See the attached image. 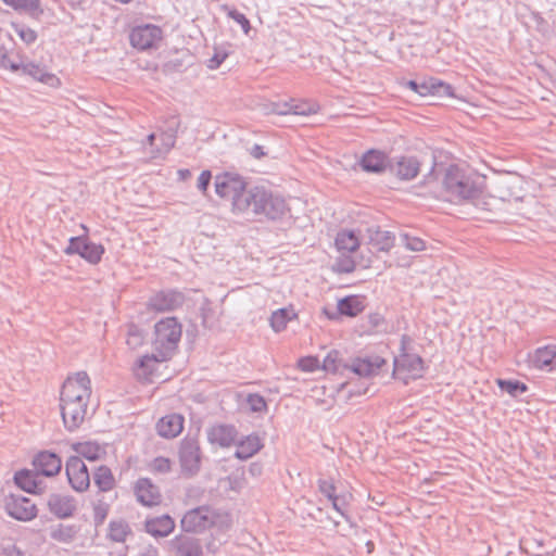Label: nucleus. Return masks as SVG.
Listing matches in <instances>:
<instances>
[{
    "instance_id": "obj_11",
    "label": "nucleus",
    "mask_w": 556,
    "mask_h": 556,
    "mask_svg": "<svg viewBox=\"0 0 556 556\" xmlns=\"http://www.w3.org/2000/svg\"><path fill=\"white\" fill-rule=\"evenodd\" d=\"M7 514L20 521H30L37 517L38 509L33 501L21 494H10L5 497Z\"/></svg>"
},
{
    "instance_id": "obj_37",
    "label": "nucleus",
    "mask_w": 556,
    "mask_h": 556,
    "mask_svg": "<svg viewBox=\"0 0 556 556\" xmlns=\"http://www.w3.org/2000/svg\"><path fill=\"white\" fill-rule=\"evenodd\" d=\"M496 384L513 397H517L528 391V386L519 380L497 379Z\"/></svg>"
},
{
    "instance_id": "obj_60",
    "label": "nucleus",
    "mask_w": 556,
    "mask_h": 556,
    "mask_svg": "<svg viewBox=\"0 0 556 556\" xmlns=\"http://www.w3.org/2000/svg\"><path fill=\"white\" fill-rule=\"evenodd\" d=\"M176 137L173 134H163L162 141L165 147V151H169L175 144Z\"/></svg>"
},
{
    "instance_id": "obj_36",
    "label": "nucleus",
    "mask_w": 556,
    "mask_h": 556,
    "mask_svg": "<svg viewBox=\"0 0 556 556\" xmlns=\"http://www.w3.org/2000/svg\"><path fill=\"white\" fill-rule=\"evenodd\" d=\"M130 533L128 523L124 520H112L109 523L108 538L114 542L123 543Z\"/></svg>"
},
{
    "instance_id": "obj_34",
    "label": "nucleus",
    "mask_w": 556,
    "mask_h": 556,
    "mask_svg": "<svg viewBox=\"0 0 556 556\" xmlns=\"http://www.w3.org/2000/svg\"><path fill=\"white\" fill-rule=\"evenodd\" d=\"M296 317V313L292 308H279L273 312L269 323L275 332H281L286 329L288 323Z\"/></svg>"
},
{
    "instance_id": "obj_8",
    "label": "nucleus",
    "mask_w": 556,
    "mask_h": 556,
    "mask_svg": "<svg viewBox=\"0 0 556 556\" xmlns=\"http://www.w3.org/2000/svg\"><path fill=\"white\" fill-rule=\"evenodd\" d=\"M104 252L105 249L102 244L89 241L86 236L70 238L68 244L64 249L65 254H77L92 265H96L101 262Z\"/></svg>"
},
{
    "instance_id": "obj_58",
    "label": "nucleus",
    "mask_w": 556,
    "mask_h": 556,
    "mask_svg": "<svg viewBox=\"0 0 556 556\" xmlns=\"http://www.w3.org/2000/svg\"><path fill=\"white\" fill-rule=\"evenodd\" d=\"M3 556H25L24 552L15 544L9 543L2 546Z\"/></svg>"
},
{
    "instance_id": "obj_45",
    "label": "nucleus",
    "mask_w": 556,
    "mask_h": 556,
    "mask_svg": "<svg viewBox=\"0 0 556 556\" xmlns=\"http://www.w3.org/2000/svg\"><path fill=\"white\" fill-rule=\"evenodd\" d=\"M247 404L253 413H263L267 410V403L265 399L257 393L249 394L247 397Z\"/></svg>"
},
{
    "instance_id": "obj_23",
    "label": "nucleus",
    "mask_w": 556,
    "mask_h": 556,
    "mask_svg": "<svg viewBox=\"0 0 556 556\" xmlns=\"http://www.w3.org/2000/svg\"><path fill=\"white\" fill-rule=\"evenodd\" d=\"M184 429V417L179 414H169L162 417L156 424L157 434L165 439L176 438Z\"/></svg>"
},
{
    "instance_id": "obj_25",
    "label": "nucleus",
    "mask_w": 556,
    "mask_h": 556,
    "mask_svg": "<svg viewBox=\"0 0 556 556\" xmlns=\"http://www.w3.org/2000/svg\"><path fill=\"white\" fill-rule=\"evenodd\" d=\"M144 528L154 538H165L174 531L175 521L169 515H162L147 519Z\"/></svg>"
},
{
    "instance_id": "obj_33",
    "label": "nucleus",
    "mask_w": 556,
    "mask_h": 556,
    "mask_svg": "<svg viewBox=\"0 0 556 556\" xmlns=\"http://www.w3.org/2000/svg\"><path fill=\"white\" fill-rule=\"evenodd\" d=\"M93 482L101 492H109L115 486V478L108 466H99L93 472Z\"/></svg>"
},
{
    "instance_id": "obj_64",
    "label": "nucleus",
    "mask_w": 556,
    "mask_h": 556,
    "mask_svg": "<svg viewBox=\"0 0 556 556\" xmlns=\"http://www.w3.org/2000/svg\"><path fill=\"white\" fill-rule=\"evenodd\" d=\"M250 472H251L253 476L260 475V473H261V467H260L257 464H252V465L250 466Z\"/></svg>"
},
{
    "instance_id": "obj_35",
    "label": "nucleus",
    "mask_w": 556,
    "mask_h": 556,
    "mask_svg": "<svg viewBox=\"0 0 556 556\" xmlns=\"http://www.w3.org/2000/svg\"><path fill=\"white\" fill-rule=\"evenodd\" d=\"M5 4L15 10H22L33 17H38L42 14L40 0H2Z\"/></svg>"
},
{
    "instance_id": "obj_50",
    "label": "nucleus",
    "mask_w": 556,
    "mask_h": 556,
    "mask_svg": "<svg viewBox=\"0 0 556 556\" xmlns=\"http://www.w3.org/2000/svg\"><path fill=\"white\" fill-rule=\"evenodd\" d=\"M319 492L325 495L329 501L337 495V488L330 480L318 479L317 481Z\"/></svg>"
},
{
    "instance_id": "obj_39",
    "label": "nucleus",
    "mask_w": 556,
    "mask_h": 556,
    "mask_svg": "<svg viewBox=\"0 0 556 556\" xmlns=\"http://www.w3.org/2000/svg\"><path fill=\"white\" fill-rule=\"evenodd\" d=\"M400 241L412 252H421L426 249V242L421 238L412 236L408 232H402L400 235Z\"/></svg>"
},
{
    "instance_id": "obj_56",
    "label": "nucleus",
    "mask_w": 556,
    "mask_h": 556,
    "mask_svg": "<svg viewBox=\"0 0 556 556\" xmlns=\"http://www.w3.org/2000/svg\"><path fill=\"white\" fill-rule=\"evenodd\" d=\"M271 112L278 115L292 114V101L274 103Z\"/></svg>"
},
{
    "instance_id": "obj_38",
    "label": "nucleus",
    "mask_w": 556,
    "mask_h": 556,
    "mask_svg": "<svg viewBox=\"0 0 556 556\" xmlns=\"http://www.w3.org/2000/svg\"><path fill=\"white\" fill-rule=\"evenodd\" d=\"M403 85L409 88L412 91L416 92L420 97L430 96V89L433 88V83H431V77H425L421 80L410 79L403 83Z\"/></svg>"
},
{
    "instance_id": "obj_2",
    "label": "nucleus",
    "mask_w": 556,
    "mask_h": 556,
    "mask_svg": "<svg viewBox=\"0 0 556 556\" xmlns=\"http://www.w3.org/2000/svg\"><path fill=\"white\" fill-rule=\"evenodd\" d=\"M91 395V381L86 371L68 376L61 389L60 408L64 427L75 431L85 420Z\"/></svg>"
},
{
    "instance_id": "obj_63",
    "label": "nucleus",
    "mask_w": 556,
    "mask_h": 556,
    "mask_svg": "<svg viewBox=\"0 0 556 556\" xmlns=\"http://www.w3.org/2000/svg\"><path fill=\"white\" fill-rule=\"evenodd\" d=\"M177 174L181 180H186L191 175L189 169H179Z\"/></svg>"
},
{
    "instance_id": "obj_54",
    "label": "nucleus",
    "mask_w": 556,
    "mask_h": 556,
    "mask_svg": "<svg viewBox=\"0 0 556 556\" xmlns=\"http://www.w3.org/2000/svg\"><path fill=\"white\" fill-rule=\"evenodd\" d=\"M109 513V507L105 504H98L93 507V521L96 527L101 526Z\"/></svg>"
},
{
    "instance_id": "obj_16",
    "label": "nucleus",
    "mask_w": 556,
    "mask_h": 556,
    "mask_svg": "<svg viewBox=\"0 0 556 556\" xmlns=\"http://www.w3.org/2000/svg\"><path fill=\"white\" fill-rule=\"evenodd\" d=\"M33 466L40 477H53L60 472L62 460L60 456L53 452L41 451L35 455Z\"/></svg>"
},
{
    "instance_id": "obj_32",
    "label": "nucleus",
    "mask_w": 556,
    "mask_h": 556,
    "mask_svg": "<svg viewBox=\"0 0 556 556\" xmlns=\"http://www.w3.org/2000/svg\"><path fill=\"white\" fill-rule=\"evenodd\" d=\"M334 244L342 253H352L359 247V240L353 230H341L337 233Z\"/></svg>"
},
{
    "instance_id": "obj_9",
    "label": "nucleus",
    "mask_w": 556,
    "mask_h": 556,
    "mask_svg": "<svg viewBox=\"0 0 556 556\" xmlns=\"http://www.w3.org/2000/svg\"><path fill=\"white\" fill-rule=\"evenodd\" d=\"M179 463L181 472L185 476L192 477L200 471L201 450L199 441L194 438H185L179 446Z\"/></svg>"
},
{
    "instance_id": "obj_28",
    "label": "nucleus",
    "mask_w": 556,
    "mask_h": 556,
    "mask_svg": "<svg viewBox=\"0 0 556 556\" xmlns=\"http://www.w3.org/2000/svg\"><path fill=\"white\" fill-rule=\"evenodd\" d=\"M369 243L381 252H389L394 247L395 236L393 232L380 228H369Z\"/></svg>"
},
{
    "instance_id": "obj_61",
    "label": "nucleus",
    "mask_w": 556,
    "mask_h": 556,
    "mask_svg": "<svg viewBox=\"0 0 556 556\" xmlns=\"http://www.w3.org/2000/svg\"><path fill=\"white\" fill-rule=\"evenodd\" d=\"M250 154L256 159V160H260L262 159L263 156H265V152H264V148L260 144H254L251 150H250Z\"/></svg>"
},
{
    "instance_id": "obj_40",
    "label": "nucleus",
    "mask_w": 556,
    "mask_h": 556,
    "mask_svg": "<svg viewBox=\"0 0 556 556\" xmlns=\"http://www.w3.org/2000/svg\"><path fill=\"white\" fill-rule=\"evenodd\" d=\"M222 10L226 13V15L229 18L233 20L241 26L244 34H249V31L251 29L250 21L247 18V16L243 13L239 12L238 10H236L227 4L222 5Z\"/></svg>"
},
{
    "instance_id": "obj_29",
    "label": "nucleus",
    "mask_w": 556,
    "mask_h": 556,
    "mask_svg": "<svg viewBox=\"0 0 556 556\" xmlns=\"http://www.w3.org/2000/svg\"><path fill=\"white\" fill-rule=\"evenodd\" d=\"M79 531L80 527L78 525L59 523L50 527L49 535L53 541L63 544H71L75 541Z\"/></svg>"
},
{
    "instance_id": "obj_42",
    "label": "nucleus",
    "mask_w": 556,
    "mask_h": 556,
    "mask_svg": "<svg viewBox=\"0 0 556 556\" xmlns=\"http://www.w3.org/2000/svg\"><path fill=\"white\" fill-rule=\"evenodd\" d=\"M431 83H433V88L430 89V96L454 97V88L450 84L435 77H431Z\"/></svg>"
},
{
    "instance_id": "obj_62",
    "label": "nucleus",
    "mask_w": 556,
    "mask_h": 556,
    "mask_svg": "<svg viewBox=\"0 0 556 556\" xmlns=\"http://www.w3.org/2000/svg\"><path fill=\"white\" fill-rule=\"evenodd\" d=\"M137 556H159V552L155 547L150 545L140 552Z\"/></svg>"
},
{
    "instance_id": "obj_12",
    "label": "nucleus",
    "mask_w": 556,
    "mask_h": 556,
    "mask_svg": "<svg viewBox=\"0 0 556 556\" xmlns=\"http://www.w3.org/2000/svg\"><path fill=\"white\" fill-rule=\"evenodd\" d=\"M65 471L68 483L77 492L86 491L90 485V475L86 464L78 456H71L66 460Z\"/></svg>"
},
{
    "instance_id": "obj_44",
    "label": "nucleus",
    "mask_w": 556,
    "mask_h": 556,
    "mask_svg": "<svg viewBox=\"0 0 556 556\" xmlns=\"http://www.w3.org/2000/svg\"><path fill=\"white\" fill-rule=\"evenodd\" d=\"M13 28L21 40L26 45H31L37 40V33L29 27L22 24H13Z\"/></svg>"
},
{
    "instance_id": "obj_53",
    "label": "nucleus",
    "mask_w": 556,
    "mask_h": 556,
    "mask_svg": "<svg viewBox=\"0 0 556 556\" xmlns=\"http://www.w3.org/2000/svg\"><path fill=\"white\" fill-rule=\"evenodd\" d=\"M338 355H339V353L337 351H331L324 358L323 368L326 371H330V372H337L338 371V365H337Z\"/></svg>"
},
{
    "instance_id": "obj_52",
    "label": "nucleus",
    "mask_w": 556,
    "mask_h": 556,
    "mask_svg": "<svg viewBox=\"0 0 556 556\" xmlns=\"http://www.w3.org/2000/svg\"><path fill=\"white\" fill-rule=\"evenodd\" d=\"M143 337L139 328L131 326L128 330L127 344L135 349L142 343Z\"/></svg>"
},
{
    "instance_id": "obj_18",
    "label": "nucleus",
    "mask_w": 556,
    "mask_h": 556,
    "mask_svg": "<svg viewBox=\"0 0 556 556\" xmlns=\"http://www.w3.org/2000/svg\"><path fill=\"white\" fill-rule=\"evenodd\" d=\"M13 480L21 490L27 493L41 494L46 489L42 479L35 469H21L14 473Z\"/></svg>"
},
{
    "instance_id": "obj_49",
    "label": "nucleus",
    "mask_w": 556,
    "mask_h": 556,
    "mask_svg": "<svg viewBox=\"0 0 556 556\" xmlns=\"http://www.w3.org/2000/svg\"><path fill=\"white\" fill-rule=\"evenodd\" d=\"M317 105L307 102L296 103L292 100V114L294 115H312L317 113Z\"/></svg>"
},
{
    "instance_id": "obj_43",
    "label": "nucleus",
    "mask_w": 556,
    "mask_h": 556,
    "mask_svg": "<svg viewBox=\"0 0 556 556\" xmlns=\"http://www.w3.org/2000/svg\"><path fill=\"white\" fill-rule=\"evenodd\" d=\"M367 323L369 326V330L371 332L387 331V327H388L387 320L383 317V315H381L380 313H377V312L370 313L367 316Z\"/></svg>"
},
{
    "instance_id": "obj_7",
    "label": "nucleus",
    "mask_w": 556,
    "mask_h": 556,
    "mask_svg": "<svg viewBox=\"0 0 556 556\" xmlns=\"http://www.w3.org/2000/svg\"><path fill=\"white\" fill-rule=\"evenodd\" d=\"M218 518L215 509L208 505L188 510L180 520L181 529L188 533H202L212 528Z\"/></svg>"
},
{
    "instance_id": "obj_59",
    "label": "nucleus",
    "mask_w": 556,
    "mask_h": 556,
    "mask_svg": "<svg viewBox=\"0 0 556 556\" xmlns=\"http://www.w3.org/2000/svg\"><path fill=\"white\" fill-rule=\"evenodd\" d=\"M227 58V54L226 53H215L207 62V67L210 70H216L218 68L222 63L225 61V59Z\"/></svg>"
},
{
    "instance_id": "obj_15",
    "label": "nucleus",
    "mask_w": 556,
    "mask_h": 556,
    "mask_svg": "<svg viewBox=\"0 0 556 556\" xmlns=\"http://www.w3.org/2000/svg\"><path fill=\"white\" fill-rule=\"evenodd\" d=\"M134 493L137 501L147 507L156 506L162 501L159 486L149 478H139L134 485Z\"/></svg>"
},
{
    "instance_id": "obj_22",
    "label": "nucleus",
    "mask_w": 556,
    "mask_h": 556,
    "mask_svg": "<svg viewBox=\"0 0 556 556\" xmlns=\"http://www.w3.org/2000/svg\"><path fill=\"white\" fill-rule=\"evenodd\" d=\"M386 364V359L379 355L356 357L352 361L351 370L361 377H370L378 374L379 369Z\"/></svg>"
},
{
    "instance_id": "obj_13",
    "label": "nucleus",
    "mask_w": 556,
    "mask_h": 556,
    "mask_svg": "<svg viewBox=\"0 0 556 556\" xmlns=\"http://www.w3.org/2000/svg\"><path fill=\"white\" fill-rule=\"evenodd\" d=\"M185 294L174 289L156 292L149 300L148 306L155 312H168L177 309L185 303Z\"/></svg>"
},
{
    "instance_id": "obj_31",
    "label": "nucleus",
    "mask_w": 556,
    "mask_h": 556,
    "mask_svg": "<svg viewBox=\"0 0 556 556\" xmlns=\"http://www.w3.org/2000/svg\"><path fill=\"white\" fill-rule=\"evenodd\" d=\"M72 450L77 454L76 456L91 462L100 459L105 454L104 447L89 441L74 443L72 444Z\"/></svg>"
},
{
    "instance_id": "obj_47",
    "label": "nucleus",
    "mask_w": 556,
    "mask_h": 556,
    "mask_svg": "<svg viewBox=\"0 0 556 556\" xmlns=\"http://www.w3.org/2000/svg\"><path fill=\"white\" fill-rule=\"evenodd\" d=\"M332 508L338 511L348 522L351 521V517L346 511L348 501L345 495H336L330 500Z\"/></svg>"
},
{
    "instance_id": "obj_41",
    "label": "nucleus",
    "mask_w": 556,
    "mask_h": 556,
    "mask_svg": "<svg viewBox=\"0 0 556 556\" xmlns=\"http://www.w3.org/2000/svg\"><path fill=\"white\" fill-rule=\"evenodd\" d=\"M332 268L339 274H350L355 270L356 262L349 255V253H342V255L336 260Z\"/></svg>"
},
{
    "instance_id": "obj_46",
    "label": "nucleus",
    "mask_w": 556,
    "mask_h": 556,
    "mask_svg": "<svg viewBox=\"0 0 556 556\" xmlns=\"http://www.w3.org/2000/svg\"><path fill=\"white\" fill-rule=\"evenodd\" d=\"M20 67L18 62L10 60L7 48L4 46H0V68L12 73H20Z\"/></svg>"
},
{
    "instance_id": "obj_20",
    "label": "nucleus",
    "mask_w": 556,
    "mask_h": 556,
    "mask_svg": "<svg viewBox=\"0 0 556 556\" xmlns=\"http://www.w3.org/2000/svg\"><path fill=\"white\" fill-rule=\"evenodd\" d=\"M237 429L232 425L219 424L207 430L208 442L220 447H229L232 445L237 440Z\"/></svg>"
},
{
    "instance_id": "obj_6",
    "label": "nucleus",
    "mask_w": 556,
    "mask_h": 556,
    "mask_svg": "<svg viewBox=\"0 0 556 556\" xmlns=\"http://www.w3.org/2000/svg\"><path fill=\"white\" fill-rule=\"evenodd\" d=\"M215 191L220 198L231 199L232 211L239 214L237 202L249 193L244 179L232 173H222L215 177Z\"/></svg>"
},
{
    "instance_id": "obj_55",
    "label": "nucleus",
    "mask_w": 556,
    "mask_h": 556,
    "mask_svg": "<svg viewBox=\"0 0 556 556\" xmlns=\"http://www.w3.org/2000/svg\"><path fill=\"white\" fill-rule=\"evenodd\" d=\"M299 365L304 371H314L319 367V361L317 357L307 356L301 358Z\"/></svg>"
},
{
    "instance_id": "obj_21",
    "label": "nucleus",
    "mask_w": 556,
    "mask_h": 556,
    "mask_svg": "<svg viewBox=\"0 0 556 556\" xmlns=\"http://www.w3.org/2000/svg\"><path fill=\"white\" fill-rule=\"evenodd\" d=\"M51 514L60 519H66L73 516L76 510L75 501L72 496L52 493L47 501Z\"/></svg>"
},
{
    "instance_id": "obj_48",
    "label": "nucleus",
    "mask_w": 556,
    "mask_h": 556,
    "mask_svg": "<svg viewBox=\"0 0 556 556\" xmlns=\"http://www.w3.org/2000/svg\"><path fill=\"white\" fill-rule=\"evenodd\" d=\"M172 462L166 457H155L150 464V470L156 473H167L170 471Z\"/></svg>"
},
{
    "instance_id": "obj_19",
    "label": "nucleus",
    "mask_w": 556,
    "mask_h": 556,
    "mask_svg": "<svg viewBox=\"0 0 556 556\" xmlns=\"http://www.w3.org/2000/svg\"><path fill=\"white\" fill-rule=\"evenodd\" d=\"M390 159L388 154L379 150H368L359 161V166L364 172L372 174H382L389 168Z\"/></svg>"
},
{
    "instance_id": "obj_10",
    "label": "nucleus",
    "mask_w": 556,
    "mask_h": 556,
    "mask_svg": "<svg viewBox=\"0 0 556 556\" xmlns=\"http://www.w3.org/2000/svg\"><path fill=\"white\" fill-rule=\"evenodd\" d=\"M162 38V28L153 24L136 26L129 34L130 45L140 51L157 48V43Z\"/></svg>"
},
{
    "instance_id": "obj_51",
    "label": "nucleus",
    "mask_w": 556,
    "mask_h": 556,
    "mask_svg": "<svg viewBox=\"0 0 556 556\" xmlns=\"http://www.w3.org/2000/svg\"><path fill=\"white\" fill-rule=\"evenodd\" d=\"M186 68L187 65L184 63V60L178 58L167 61L163 66L164 73L166 74L181 73Z\"/></svg>"
},
{
    "instance_id": "obj_4",
    "label": "nucleus",
    "mask_w": 556,
    "mask_h": 556,
    "mask_svg": "<svg viewBox=\"0 0 556 556\" xmlns=\"http://www.w3.org/2000/svg\"><path fill=\"white\" fill-rule=\"evenodd\" d=\"M182 333L181 325L176 317H166L157 321L154 326V353L146 355L138 361L139 367H147L152 361L164 362L169 359L175 353Z\"/></svg>"
},
{
    "instance_id": "obj_30",
    "label": "nucleus",
    "mask_w": 556,
    "mask_h": 556,
    "mask_svg": "<svg viewBox=\"0 0 556 556\" xmlns=\"http://www.w3.org/2000/svg\"><path fill=\"white\" fill-rule=\"evenodd\" d=\"M365 309V296L348 295L338 302V311L341 315L355 317Z\"/></svg>"
},
{
    "instance_id": "obj_14",
    "label": "nucleus",
    "mask_w": 556,
    "mask_h": 556,
    "mask_svg": "<svg viewBox=\"0 0 556 556\" xmlns=\"http://www.w3.org/2000/svg\"><path fill=\"white\" fill-rule=\"evenodd\" d=\"M421 162L414 155H402L390 161L389 169L401 180H412L420 172Z\"/></svg>"
},
{
    "instance_id": "obj_17",
    "label": "nucleus",
    "mask_w": 556,
    "mask_h": 556,
    "mask_svg": "<svg viewBox=\"0 0 556 556\" xmlns=\"http://www.w3.org/2000/svg\"><path fill=\"white\" fill-rule=\"evenodd\" d=\"M170 549L176 556H203L201 540L190 535H176L169 542Z\"/></svg>"
},
{
    "instance_id": "obj_24",
    "label": "nucleus",
    "mask_w": 556,
    "mask_h": 556,
    "mask_svg": "<svg viewBox=\"0 0 556 556\" xmlns=\"http://www.w3.org/2000/svg\"><path fill=\"white\" fill-rule=\"evenodd\" d=\"M18 66H21L20 72L23 75H28L35 80L43 83L50 87H58L60 85V79L54 74L47 72L46 68L39 64L33 62H18Z\"/></svg>"
},
{
    "instance_id": "obj_57",
    "label": "nucleus",
    "mask_w": 556,
    "mask_h": 556,
    "mask_svg": "<svg viewBox=\"0 0 556 556\" xmlns=\"http://www.w3.org/2000/svg\"><path fill=\"white\" fill-rule=\"evenodd\" d=\"M211 179H212L211 172L203 170L198 178V184H197L198 189L202 192H205L208 188Z\"/></svg>"
},
{
    "instance_id": "obj_26",
    "label": "nucleus",
    "mask_w": 556,
    "mask_h": 556,
    "mask_svg": "<svg viewBox=\"0 0 556 556\" xmlns=\"http://www.w3.org/2000/svg\"><path fill=\"white\" fill-rule=\"evenodd\" d=\"M532 365L540 370L551 371L556 368V345L539 348L532 356Z\"/></svg>"
},
{
    "instance_id": "obj_3",
    "label": "nucleus",
    "mask_w": 556,
    "mask_h": 556,
    "mask_svg": "<svg viewBox=\"0 0 556 556\" xmlns=\"http://www.w3.org/2000/svg\"><path fill=\"white\" fill-rule=\"evenodd\" d=\"M239 214L253 216L256 220H281L290 211L286 199L263 186L249 188V193L237 202Z\"/></svg>"
},
{
    "instance_id": "obj_27",
    "label": "nucleus",
    "mask_w": 556,
    "mask_h": 556,
    "mask_svg": "<svg viewBox=\"0 0 556 556\" xmlns=\"http://www.w3.org/2000/svg\"><path fill=\"white\" fill-rule=\"evenodd\" d=\"M263 447L262 441L256 433L249 434L237 443L235 457L247 460L254 456Z\"/></svg>"
},
{
    "instance_id": "obj_1",
    "label": "nucleus",
    "mask_w": 556,
    "mask_h": 556,
    "mask_svg": "<svg viewBox=\"0 0 556 556\" xmlns=\"http://www.w3.org/2000/svg\"><path fill=\"white\" fill-rule=\"evenodd\" d=\"M437 162L433 161L430 172L425 176L421 188L425 192L418 193L437 200L447 201L454 204L476 203L485 188L484 177L478 173L465 169L457 164L448 165L443 173L440 187L437 180Z\"/></svg>"
},
{
    "instance_id": "obj_5",
    "label": "nucleus",
    "mask_w": 556,
    "mask_h": 556,
    "mask_svg": "<svg viewBox=\"0 0 556 556\" xmlns=\"http://www.w3.org/2000/svg\"><path fill=\"white\" fill-rule=\"evenodd\" d=\"M413 340L408 334H402L400 340V354L394 358V374L407 382V379H418L425 371V362L416 353H412L410 344Z\"/></svg>"
}]
</instances>
